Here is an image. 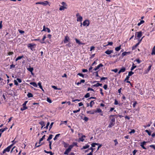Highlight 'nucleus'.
I'll return each mask as SVG.
<instances>
[{
    "label": "nucleus",
    "mask_w": 155,
    "mask_h": 155,
    "mask_svg": "<svg viewBox=\"0 0 155 155\" xmlns=\"http://www.w3.org/2000/svg\"><path fill=\"white\" fill-rule=\"evenodd\" d=\"M114 116V115H110V119L109 122V124L108 126L109 128L112 127L115 124V119L113 117Z\"/></svg>",
    "instance_id": "obj_1"
},
{
    "label": "nucleus",
    "mask_w": 155,
    "mask_h": 155,
    "mask_svg": "<svg viewBox=\"0 0 155 155\" xmlns=\"http://www.w3.org/2000/svg\"><path fill=\"white\" fill-rule=\"evenodd\" d=\"M77 143L74 142L72 145H70L69 146V147L64 152V154L65 155H68L69 153L71 151V149L74 146H77Z\"/></svg>",
    "instance_id": "obj_2"
},
{
    "label": "nucleus",
    "mask_w": 155,
    "mask_h": 155,
    "mask_svg": "<svg viewBox=\"0 0 155 155\" xmlns=\"http://www.w3.org/2000/svg\"><path fill=\"white\" fill-rule=\"evenodd\" d=\"M14 144H12L10 145L9 146H8V147H7L3 151V153H4L6 152H8L9 151L11 148L12 147V146H13V145Z\"/></svg>",
    "instance_id": "obj_3"
},
{
    "label": "nucleus",
    "mask_w": 155,
    "mask_h": 155,
    "mask_svg": "<svg viewBox=\"0 0 155 155\" xmlns=\"http://www.w3.org/2000/svg\"><path fill=\"white\" fill-rule=\"evenodd\" d=\"M76 16L77 17V21H80L81 22L82 21V17L79 14V13H77L76 14Z\"/></svg>",
    "instance_id": "obj_4"
},
{
    "label": "nucleus",
    "mask_w": 155,
    "mask_h": 155,
    "mask_svg": "<svg viewBox=\"0 0 155 155\" xmlns=\"http://www.w3.org/2000/svg\"><path fill=\"white\" fill-rule=\"evenodd\" d=\"M90 24L89 21L88 20H86L83 22V25L84 26H88Z\"/></svg>",
    "instance_id": "obj_5"
},
{
    "label": "nucleus",
    "mask_w": 155,
    "mask_h": 155,
    "mask_svg": "<svg viewBox=\"0 0 155 155\" xmlns=\"http://www.w3.org/2000/svg\"><path fill=\"white\" fill-rule=\"evenodd\" d=\"M28 101H25L24 103L23 104V107L21 108V110H24L27 109V107L26 106V104Z\"/></svg>",
    "instance_id": "obj_6"
},
{
    "label": "nucleus",
    "mask_w": 155,
    "mask_h": 155,
    "mask_svg": "<svg viewBox=\"0 0 155 155\" xmlns=\"http://www.w3.org/2000/svg\"><path fill=\"white\" fill-rule=\"evenodd\" d=\"M70 39L69 37L66 36L65 37L64 42V43H66L68 42H70Z\"/></svg>",
    "instance_id": "obj_7"
},
{
    "label": "nucleus",
    "mask_w": 155,
    "mask_h": 155,
    "mask_svg": "<svg viewBox=\"0 0 155 155\" xmlns=\"http://www.w3.org/2000/svg\"><path fill=\"white\" fill-rule=\"evenodd\" d=\"M137 34V37L139 39L142 36V34L141 31H140L139 32H136V34Z\"/></svg>",
    "instance_id": "obj_8"
},
{
    "label": "nucleus",
    "mask_w": 155,
    "mask_h": 155,
    "mask_svg": "<svg viewBox=\"0 0 155 155\" xmlns=\"http://www.w3.org/2000/svg\"><path fill=\"white\" fill-rule=\"evenodd\" d=\"M47 31L48 33H50L51 32V31L49 28H45V25L43 26V29L42 31Z\"/></svg>",
    "instance_id": "obj_9"
},
{
    "label": "nucleus",
    "mask_w": 155,
    "mask_h": 155,
    "mask_svg": "<svg viewBox=\"0 0 155 155\" xmlns=\"http://www.w3.org/2000/svg\"><path fill=\"white\" fill-rule=\"evenodd\" d=\"M146 143L147 142L145 141H143L142 142H141L140 143V146L143 149H146V148L144 146V145L146 144Z\"/></svg>",
    "instance_id": "obj_10"
},
{
    "label": "nucleus",
    "mask_w": 155,
    "mask_h": 155,
    "mask_svg": "<svg viewBox=\"0 0 155 155\" xmlns=\"http://www.w3.org/2000/svg\"><path fill=\"white\" fill-rule=\"evenodd\" d=\"M103 65L101 64H100L96 67L95 68L94 70L95 71H96L99 69L100 67H102L103 66Z\"/></svg>",
    "instance_id": "obj_11"
},
{
    "label": "nucleus",
    "mask_w": 155,
    "mask_h": 155,
    "mask_svg": "<svg viewBox=\"0 0 155 155\" xmlns=\"http://www.w3.org/2000/svg\"><path fill=\"white\" fill-rule=\"evenodd\" d=\"M113 51L112 50H107L105 52V53L106 54L109 55L111 53H113Z\"/></svg>",
    "instance_id": "obj_12"
},
{
    "label": "nucleus",
    "mask_w": 155,
    "mask_h": 155,
    "mask_svg": "<svg viewBox=\"0 0 155 155\" xmlns=\"http://www.w3.org/2000/svg\"><path fill=\"white\" fill-rule=\"evenodd\" d=\"M130 53V51L126 52H124L122 54V57H123L124 56L126 55H128Z\"/></svg>",
    "instance_id": "obj_13"
},
{
    "label": "nucleus",
    "mask_w": 155,
    "mask_h": 155,
    "mask_svg": "<svg viewBox=\"0 0 155 155\" xmlns=\"http://www.w3.org/2000/svg\"><path fill=\"white\" fill-rule=\"evenodd\" d=\"M125 68L124 67H122L118 72V74H120L121 72H124L125 71Z\"/></svg>",
    "instance_id": "obj_14"
},
{
    "label": "nucleus",
    "mask_w": 155,
    "mask_h": 155,
    "mask_svg": "<svg viewBox=\"0 0 155 155\" xmlns=\"http://www.w3.org/2000/svg\"><path fill=\"white\" fill-rule=\"evenodd\" d=\"M151 67V65H150L148 67V68L147 69L145 70L144 73L145 74L149 72V71L150 70Z\"/></svg>",
    "instance_id": "obj_15"
},
{
    "label": "nucleus",
    "mask_w": 155,
    "mask_h": 155,
    "mask_svg": "<svg viewBox=\"0 0 155 155\" xmlns=\"http://www.w3.org/2000/svg\"><path fill=\"white\" fill-rule=\"evenodd\" d=\"M60 7L59 10L60 11L64 10L65 9L67 8V7L65 6L60 5Z\"/></svg>",
    "instance_id": "obj_16"
},
{
    "label": "nucleus",
    "mask_w": 155,
    "mask_h": 155,
    "mask_svg": "<svg viewBox=\"0 0 155 155\" xmlns=\"http://www.w3.org/2000/svg\"><path fill=\"white\" fill-rule=\"evenodd\" d=\"M46 36L45 35H44L43 36V38L42 39V40H41V41H40V43L42 44L45 43V42L44 41H45V40L46 39Z\"/></svg>",
    "instance_id": "obj_17"
},
{
    "label": "nucleus",
    "mask_w": 155,
    "mask_h": 155,
    "mask_svg": "<svg viewBox=\"0 0 155 155\" xmlns=\"http://www.w3.org/2000/svg\"><path fill=\"white\" fill-rule=\"evenodd\" d=\"M31 85H32L34 87H37V85L36 83L35 82H31L30 83Z\"/></svg>",
    "instance_id": "obj_18"
},
{
    "label": "nucleus",
    "mask_w": 155,
    "mask_h": 155,
    "mask_svg": "<svg viewBox=\"0 0 155 155\" xmlns=\"http://www.w3.org/2000/svg\"><path fill=\"white\" fill-rule=\"evenodd\" d=\"M34 46H35V45L34 44H29L28 46V47L29 48H30L32 50V48H33Z\"/></svg>",
    "instance_id": "obj_19"
},
{
    "label": "nucleus",
    "mask_w": 155,
    "mask_h": 155,
    "mask_svg": "<svg viewBox=\"0 0 155 155\" xmlns=\"http://www.w3.org/2000/svg\"><path fill=\"white\" fill-rule=\"evenodd\" d=\"M63 145L64 147L65 148H67L68 147H69V146L68 143H67L64 142H63Z\"/></svg>",
    "instance_id": "obj_20"
},
{
    "label": "nucleus",
    "mask_w": 155,
    "mask_h": 155,
    "mask_svg": "<svg viewBox=\"0 0 155 155\" xmlns=\"http://www.w3.org/2000/svg\"><path fill=\"white\" fill-rule=\"evenodd\" d=\"M8 129L7 127H5L3 129H0V133H1L3 132L4 131Z\"/></svg>",
    "instance_id": "obj_21"
},
{
    "label": "nucleus",
    "mask_w": 155,
    "mask_h": 155,
    "mask_svg": "<svg viewBox=\"0 0 155 155\" xmlns=\"http://www.w3.org/2000/svg\"><path fill=\"white\" fill-rule=\"evenodd\" d=\"M85 137V135H83L81 137L79 138V139L81 141L83 142L84 140V138Z\"/></svg>",
    "instance_id": "obj_22"
},
{
    "label": "nucleus",
    "mask_w": 155,
    "mask_h": 155,
    "mask_svg": "<svg viewBox=\"0 0 155 155\" xmlns=\"http://www.w3.org/2000/svg\"><path fill=\"white\" fill-rule=\"evenodd\" d=\"M95 111L94 110H92L91 111H87V113L88 114H94Z\"/></svg>",
    "instance_id": "obj_23"
},
{
    "label": "nucleus",
    "mask_w": 155,
    "mask_h": 155,
    "mask_svg": "<svg viewBox=\"0 0 155 155\" xmlns=\"http://www.w3.org/2000/svg\"><path fill=\"white\" fill-rule=\"evenodd\" d=\"M75 40L76 41V42L79 44V45H83V43H82L81 42H80V41H79V40L78 39H77V38H75Z\"/></svg>",
    "instance_id": "obj_24"
},
{
    "label": "nucleus",
    "mask_w": 155,
    "mask_h": 155,
    "mask_svg": "<svg viewBox=\"0 0 155 155\" xmlns=\"http://www.w3.org/2000/svg\"><path fill=\"white\" fill-rule=\"evenodd\" d=\"M102 85V84H100L99 83H97L96 84H94L93 85V86L97 87L99 86H101Z\"/></svg>",
    "instance_id": "obj_25"
},
{
    "label": "nucleus",
    "mask_w": 155,
    "mask_h": 155,
    "mask_svg": "<svg viewBox=\"0 0 155 155\" xmlns=\"http://www.w3.org/2000/svg\"><path fill=\"white\" fill-rule=\"evenodd\" d=\"M137 66L135 65L134 63H133L132 65V67H131L130 68V70L131 71H133L134 68H136Z\"/></svg>",
    "instance_id": "obj_26"
},
{
    "label": "nucleus",
    "mask_w": 155,
    "mask_h": 155,
    "mask_svg": "<svg viewBox=\"0 0 155 155\" xmlns=\"http://www.w3.org/2000/svg\"><path fill=\"white\" fill-rule=\"evenodd\" d=\"M27 69L31 72H32L34 70L33 68L32 67H29V68H27Z\"/></svg>",
    "instance_id": "obj_27"
},
{
    "label": "nucleus",
    "mask_w": 155,
    "mask_h": 155,
    "mask_svg": "<svg viewBox=\"0 0 155 155\" xmlns=\"http://www.w3.org/2000/svg\"><path fill=\"white\" fill-rule=\"evenodd\" d=\"M99 145V143H93L91 144L92 147H94L95 145Z\"/></svg>",
    "instance_id": "obj_28"
},
{
    "label": "nucleus",
    "mask_w": 155,
    "mask_h": 155,
    "mask_svg": "<svg viewBox=\"0 0 155 155\" xmlns=\"http://www.w3.org/2000/svg\"><path fill=\"white\" fill-rule=\"evenodd\" d=\"M23 57V56H19L18 57L15 59V61H17L19 60H20Z\"/></svg>",
    "instance_id": "obj_29"
},
{
    "label": "nucleus",
    "mask_w": 155,
    "mask_h": 155,
    "mask_svg": "<svg viewBox=\"0 0 155 155\" xmlns=\"http://www.w3.org/2000/svg\"><path fill=\"white\" fill-rule=\"evenodd\" d=\"M151 54L152 55L155 54V46L152 49Z\"/></svg>",
    "instance_id": "obj_30"
},
{
    "label": "nucleus",
    "mask_w": 155,
    "mask_h": 155,
    "mask_svg": "<svg viewBox=\"0 0 155 155\" xmlns=\"http://www.w3.org/2000/svg\"><path fill=\"white\" fill-rule=\"evenodd\" d=\"M27 96L28 97H31L33 96V94L31 93H28L27 94Z\"/></svg>",
    "instance_id": "obj_31"
},
{
    "label": "nucleus",
    "mask_w": 155,
    "mask_h": 155,
    "mask_svg": "<svg viewBox=\"0 0 155 155\" xmlns=\"http://www.w3.org/2000/svg\"><path fill=\"white\" fill-rule=\"evenodd\" d=\"M53 135L52 134H50L49 136V137H48V139H47V141H49L51 139L52 137V136H53Z\"/></svg>",
    "instance_id": "obj_32"
},
{
    "label": "nucleus",
    "mask_w": 155,
    "mask_h": 155,
    "mask_svg": "<svg viewBox=\"0 0 155 155\" xmlns=\"http://www.w3.org/2000/svg\"><path fill=\"white\" fill-rule=\"evenodd\" d=\"M94 101H91L90 103V106L91 107H92L93 105L94 104Z\"/></svg>",
    "instance_id": "obj_33"
},
{
    "label": "nucleus",
    "mask_w": 155,
    "mask_h": 155,
    "mask_svg": "<svg viewBox=\"0 0 155 155\" xmlns=\"http://www.w3.org/2000/svg\"><path fill=\"white\" fill-rule=\"evenodd\" d=\"M89 147H90L89 145L87 144V145H86L85 146H83V147L82 149H87V148H89Z\"/></svg>",
    "instance_id": "obj_34"
},
{
    "label": "nucleus",
    "mask_w": 155,
    "mask_h": 155,
    "mask_svg": "<svg viewBox=\"0 0 155 155\" xmlns=\"http://www.w3.org/2000/svg\"><path fill=\"white\" fill-rule=\"evenodd\" d=\"M60 134H56L55 135V137L54 138V140H55L57 139V138L59 137V136H60Z\"/></svg>",
    "instance_id": "obj_35"
},
{
    "label": "nucleus",
    "mask_w": 155,
    "mask_h": 155,
    "mask_svg": "<svg viewBox=\"0 0 155 155\" xmlns=\"http://www.w3.org/2000/svg\"><path fill=\"white\" fill-rule=\"evenodd\" d=\"M45 135H44L39 140V144L40 143V142L41 141H42L44 139H45Z\"/></svg>",
    "instance_id": "obj_36"
},
{
    "label": "nucleus",
    "mask_w": 155,
    "mask_h": 155,
    "mask_svg": "<svg viewBox=\"0 0 155 155\" xmlns=\"http://www.w3.org/2000/svg\"><path fill=\"white\" fill-rule=\"evenodd\" d=\"M39 124L43 127L45 126V122L43 121H41L39 122Z\"/></svg>",
    "instance_id": "obj_37"
},
{
    "label": "nucleus",
    "mask_w": 155,
    "mask_h": 155,
    "mask_svg": "<svg viewBox=\"0 0 155 155\" xmlns=\"http://www.w3.org/2000/svg\"><path fill=\"white\" fill-rule=\"evenodd\" d=\"M121 49L120 46L117 47L115 48V50L117 51H119Z\"/></svg>",
    "instance_id": "obj_38"
},
{
    "label": "nucleus",
    "mask_w": 155,
    "mask_h": 155,
    "mask_svg": "<svg viewBox=\"0 0 155 155\" xmlns=\"http://www.w3.org/2000/svg\"><path fill=\"white\" fill-rule=\"evenodd\" d=\"M134 74V73L132 71H130L128 73V76H129L130 77V76H131L133 74Z\"/></svg>",
    "instance_id": "obj_39"
},
{
    "label": "nucleus",
    "mask_w": 155,
    "mask_h": 155,
    "mask_svg": "<svg viewBox=\"0 0 155 155\" xmlns=\"http://www.w3.org/2000/svg\"><path fill=\"white\" fill-rule=\"evenodd\" d=\"M139 45V43H137L135 45V46L133 47L132 49H134L135 48H136Z\"/></svg>",
    "instance_id": "obj_40"
},
{
    "label": "nucleus",
    "mask_w": 155,
    "mask_h": 155,
    "mask_svg": "<svg viewBox=\"0 0 155 155\" xmlns=\"http://www.w3.org/2000/svg\"><path fill=\"white\" fill-rule=\"evenodd\" d=\"M143 22H144V21L143 20H141L140 21V22L138 23L137 25L138 26H140Z\"/></svg>",
    "instance_id": "obj_41"
},
{
    "label": "nucleus",
    "mask_w": 155,
    "mask_h": 155,
    "mask_svg": "<svg viewBox=\"0 0 155 155\" xmlns=\"http://www.w3.org/2000/svg\"><path fill=\"white\" fill-rule=\"evenodd\" d=\"M52 87L54 89H55V90H60V88H58L56 86H52Z\"/></svg>",
    "instance_id": "obj_42"
},
{
    "label": "nucleus",
    "mask_w": 155,
    "mask_h": 155,
    "mask_svg": "<svg viewBox=\"0 0 155 155\" xmlns=\"http://www.w3.org/2000/svg\"><path fill=\"white\" fill-rule=\"evenodd\" d=\"M80 108H79V109L78 110H73V112L74 113H77V112H78L80 111Z\"/></svg>",
    "instance_id": "obj_43"
},
{
    "label": "nucleus",
    "mask_w": 155,
    "mask_h": 155,
    "mask_svg": "<svg viewBox=\"0 0 155 155\" xmlns=\"http://www.w3.org/2000/svg\"><path fill=\"white\" fill-rule=\"evenodd\" d=\"M49 124H50V122H48V123H47L46 126L45 127H44V128H45L46 129H47L48 128V126H49Z\"/></svg>",
    "instance_id": "obj_44"
},
{
    "label": "nucleus",
    "mask_w": 155,
    "mask_h": 155,
    "mask_svg": "<svg viewBox=\"0 0 155 155\" xmlns=\"http://www.w3.org/2000/svg\"><path fill=\"white\" fill-rule=\"evenodd\" d=\"M90 94L89 93H87L84 96L85 98H88L90 97Z\"/></svg>",
    "instance_id": "obj_45"
},
{
    "label": "nucleus",
    "mask_w": 155,
    "mask_h": 155,
    "mask_svg": "<svg viewBox=\"0 0 155 155\" xmlns=\"http://www.w3.org/2000/svg\"><path fill=\"white\" fill-rule=\"evenodd\" d=\"M47 101L49 102V103H51L52 101L48 97L47 98Z\"/></svg>",
    "instance_id": "obj_46"
},
{
    "label": "nucleus",
    "mask_w": 155,
    "mask_h": 155,
    "mask_svg": "<svg viewBox=\"0 0 155 155\" xmlns=\"http://www.w3.org/2000/svg\"><path fill=\"white\" fill-rule=\"evenodd\" d=\"M102 111L101 109L100 108H98L97 109V110L95 111L96 112L100 113Z\"/></svg>",
    "instance_id": "obj_47"
},
{
    "label": "nucleus",
    "mask_w": 155,
    "mask_h": 155,
    "mask_svg": "<svg viewBox=\"0 0 155 155\" xmlns=\"http://www.w3.org/2000/svg\"><path fill=\"white\" fill-rule=\"evenodd\" d=\"M145 131L148 134V135H149L150 136V135H151V133L148 130H145Z\"/></svg>",
    "instance_id": "obj_48"
},
{
    "label": "nucleus",
    "mask_w": 155,
    "mask_h": 155,
    "mask_svg": "<svg viewBox=\"0 0 155 155\" xmlns=\"http://www.w3.org/2000/svg\"><path fill=\"white\" fill-rule=\"evenodd\" d=\"M38 85L39 87H40V88H41L42 87V86H41V82H39L38 83Z\"/></svg>",
    "instance_id": "obj_49"
},
{
    "label": "nucleus",
    "mask_w": 155,
    "mask_h": 155,
    "mask_svg": "<svg viewBox=\"0 0 155 155\" xmlns=\"http://www.w3.org/2000/svg\"><path fill=\"white\" fill-rule=\"evenodd\" d=\"M61 4L63 5V6H65L67 7V5L64 2H62L61 3Z\"/></svg>",
    "instance_id": "obj_50"
},
{
    "label": "nucleus",
    "mask_w": 155,
    "mask_h": 155,
    "mask_svg": "<svg viewBox=\"0 0 155 155\" xmlns=\"http://www.w3.org/2000/svg\"><path fill=\"white\" fill-rule=\"evenodd\" d=\"M77 75H79V76L83 77V78H84V74H82L79 73Z\"/></svg>",
    "instance_id": "obj_51"
},
{
    "label": "nucleus",
    "mask_w": 155,
    "mask_h": 155,
    "mask_svg": "<svg viewBox=\"0 0 155 155\" xmlns=\"http://www.w3.org/2000/svg\"><path fill=\"white\" fill-rule=\"evenodd\" d=\"M93 91V92H95L94 90L93 89L90 87L88 88L87 89V91Z\"/></svg>",
    "instance_id": "obj_52"
},
{
    "label": "nucleus",
    "mask_w": 155,
    "mask_h": 155,
    "mask_svg": "<svg viewBox=\"0 0 155 155\" xmlns=\"http://www.w3.org/2000/svg\"><path fill=\"white\" fill-rule=\"evenodd\" d=\"M137 104V102L136 101H135L133 105V107L135 108Z\"/></svg>",
    "instance_id": "obj_53"
},
{
    "label": "nucleus",
    "mask_w": 155,
    "mask_h": 155,
    "mask_svg": "<svg viewBox=\"0 0 155 155\" xmlns=\"http://www.w3.org/2000/svg\"><path fill=\"white\" fill-rule=\"evenodd\" d=\"M114 141L115 143V146L117 145L118 144V142L117 141V139H115L114 140Z\"/></svg>",
    "instance_id": "obj_54"
},
{
    "label": "nucleus",
    "mask_w": 155,
    "mask_h": 155,
    "mask_svg": "<svg viewBox=\"0 0 155 155\" xmlns=\"http://www.w3.org/2000/svg\"><path fill=\"white\" fill-rule=\"evenodd\" d=\"M113 44V43L112 42H108V44L107 45H106L107 46L109 45H112Z\"/></svg>",
    "instance_id": "obj_55"
},
{
    "label": "nucleus",
    "mask_w": 155,
    "mask_h": 155,
    "mask_svg": "<svg viewBox=\"0 0 155 155\" xmlns=\"http://www.w3.org/2000/svg\"><path fill=\"white\" fill-rule=\"evenodd\" d=\"M135 132V130L134 129H132L131 130V131L129 132V133L130 134H131V133H134Z\"/></svg>",
    "instance_id": "obj_56"
},
{
    "label": "nucleus",
    "mask_w": 155,
    "mask_h": 155,
    "mask_svg": "<svg viewBox=\"0 0 155 155\" xmlns=\"http://www.w3.org/2000/svg\"><path fill=\"white\" fill-rule=\"evenodd\" d=\"M103 88L105 90H107V84L104 85L103 86Z\"/></svg>",
    "instance_id": "obj_57"
},
{
    "label": "nucleus",
    "mask_w": 155,
    "mask_h": 155,
    "mask_svg": "<svg viewBox=\"0 0 155 155\" xmlns=\"http://www.w3.org/2000/svg\"><path fill=\"white\" fill-rule=\"evenodd\" d=\"M114 104L115 105H117L118 104V101L116 100H115Z\"/></svg>",
    "instance_id": "obj_58"
},
{
    "label": "nucleus",
    "mask_w": 155,
    "mask_h": 155,
    "mask_svg": "<svg viewBox=\"0 0 155 155\" xmlns=\"http://www.w3.org/2000/svg\"><path fill=\"white\" fill-rule=\"evenodd\" d=\"M66 46L70 48L71 47V43L69 42V43L66 45Z\"/></svg>",
    "instance_id": "obj_59"
},
{
    "label": "nucleus",
    "mask_w": 155,
    "mask_h": 155,
    "mask_svg": "<svg viewBox=\"0 0 155 155\" xmlns=\"http://www.w3.org/2000/svg\"><path fill=\"white\" fill-rule=\"evenodd\" d=\"M135 61H137L138 64L140 63L141 62L139 59H136Z\"/></svg>",
    "instance_id": "obj_60"
},
{
    "label": "nucleus",
    "mask_w": 155,
    "mask_h": 155,
    "mask_svg": "<svg viewBox=\"0 0 155 155\" xmlns=\"http://www.w3.org/2000/svg\"><path fill=\"white\" fill-rule=\"evenodd\" d=\"M100 91L101 92V94L102 95H104V93L102 92V88H100Z\"/></svg>",
    "instance_id": "obj_61"
},
{
    "label": "nucleus",
    "mask_w": 155,
    "mask_h": 155,
    "mask_svg": "<svg viewBox=\"0 0 155 155\" xmlns=\"http://www.w3.org/2000/svg\"><path fill=\"white\" fill-rule=\"evenodd\" d=\"M15 65L12 64L10 65V69H12V68H14L15 67Z\"/></svg>",
    "instance_id": "obj_62"
},
{
    "label": "nucleus",
    "mask_w": 155,
    "mask_h": 155,
    "mask_svg": "<svg viewBox=\"0 0 155 155\" xmlns=\"http://www.w3.org/2000/svg\"><path fill=\"white\" fill-rule=\"evenodd\" d=\"M84 120L86 121H88V117H84Z\"/></svg>",
    "instance_id": "obj_63"
},
{
    "label": "nucleus",
    "mask_w": 155,
    "mask_h": 155,
    "mask_svg": "<svg viewBox=\"0 0 155 155\" xmlns=\"http://www.w3.org/2000/svg\"><path fill=\"white\" fill-rule=\"evenodd\" d=\"M137 151V150H134L133 152V155H135Z\"/></svg>",
    "instance_id": "obj_64"
}]
</instances>
